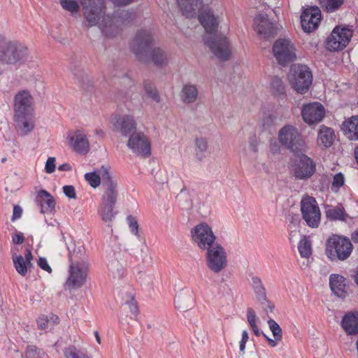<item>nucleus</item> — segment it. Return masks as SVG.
Returning <instances> with one entry per match:
<instances>
[{
    "label": "nucleus",
    "mask_w": 358,
    "mask_h": 358,
    "mask_svg": "<svg viewBox=\"0 0 358 358\" xmlns=\"http://www.w3.org/2000/svg\"><path fill=\"white\" fill-rule=\"evenodd\" d=\"M101 174L105 191L98 209V214L101 220L110 226L117 214V212L114 210L117 195V183L113 180L106 168H102Z\"/></svg>",
    "instance_id": "nucleus-5"
},
{
    "label": "nucleus",
    "mask_w": 358,
    "mask_h": 358,
    "mask_svg": "<svg viewBox=\"0 0 358 358\" xmlns=\"http://www.w3.org/2000/svg\"><path fill=\"white\" fill-rule=\"evenodd\" d=\"M326 215L330 220L341 221H345L348 216L344 208L341 205L328 208L326 210Z\"/></svg>",
    "instance_id": "nucleus-34"
},
{
    "label": "nucleus",
    "mask_w": 358,
    "mask_h": 358,
    "mask_svg": "<svg viewBox=\"0 0 358 358\" xmlns=\"http://www.w3.org/2000/svg\"><path fill=\"white\" fill-rule=\"evenodd\" d=\"M22 208L18 206H15L13 208V220L20 218L22 215Z\"/></svg>",
    "instance_id": "nucleus-55"
},
{
    "label": "nucleus",
    "mask_w": 358,
    "mask_h": 358,
    "mask_svg": "<svg viewBox=\"0 0 358 358\" xmlns=\"http://www.w3.org/2000/svg\"><path fill=\"white\" fill-rule=\"evenodd\" d=\"M24 257L27 264H30L31 260L32 259V254L30 250L27 249L24 252Z\"/></svg>",
    "instance_id": "nucleus-61"
},
{
    "label": "nucleus",
    "mask_w": 358,
    "mask_h": 358,
    "mask_svg": "<svg viewBox=\"0 0 358 358\" xmlns=\"http://www.w3.org/2000/svg\"><path fill=\"white\" fill-rule=\"evenodd\" d=\"M263 336L266 339L268 345L273 348L275 347L277 345V343L279 341H276L275 338L273 340V339L268 337L266 334H263Z\"/></svg>",
    "instance_id": "nucleus-59"
},
{
    "label": "nucleus",
    "mask_w": 358,
    "mask_h": 358,
    "mask_svg": "<svg viewBox=\"0 0 358 358\" xmlns=\"http://www.w3.org/2000/svg\"><path fill=\"white\" fill-rule=\"evenodd\" d=\"M268 327L276 341H281L282 338V331L280 325L273 319L268 320Z\"/></svg>",
    "instance_id": "nucleus-41"
},
{
    "label": "nucleus",
    "mask_w": 358,
    "mask_h": 358,
    "mask_svg": "<svg viewBox=\"0 0 358 358\" xmlns=\"http://www.w3.org/2000/svg\"><path fill=\"white\" fill-rule=\"evenodd\" d=\"M110 271L114 275V278H121L124 275V266L117 261L113 262L110 265L109 268Z\"/></svg>",
    "instance_id": "nucleus-43"
},
{
    "label": "nucleus",
    "mask_w": 358,
    "mask_h": 358,
    "mask_svg": "<svg viewBox=\"0 0 358 358\" xmlns=\"http://www.w3.org/2000/svg\"><path fill=\"white\" fill-rule=\"evenodd\" d=\"M58 169L61 171H68L71 170V166L69 164L65 163V164H61L58 167Z\"/></svg>",
    "instance_id": "nucleus-60"
},
{
    "label": "nucleus",
    "mask_w": 358,
    "mask_h": 358,
    "mask_svg": "<svg viewBox=\"0 0 358 358\" xmlns=\"http://www.w3.org/2000/svg\"><path fill=\"white\" fill-rule=\"evenodd\" d=\"M127 146L136 155L144 157L150 155V143L143 132H134L131 134Z\"/></svg>",
    "instance_id": "nucleus-15"
},
{
    "label": "nucleus",
    "mask_w": 358,
    "mask_h": 358,
    "mask_svg": "<svg viewBox=\"0 0 358 358\" xmlns=\"http://www.w3.org/2000/svg\"><path fill=\"white\" fill-rule=\"evenodd\" d=\"M126 305L128 306L130 312L134 315H136L138 313V308L136 304V302L134 301V299L132 297L130 301H128L126 303Z\"/></svg>",
    "instance_id": "nucleus-54"
},
{
    "label": "nucleus",
    "mask_w": 358,
    "mask_h": 358,
    "mask_svg": "<svg viewBox=\"0 0 358 358\" xmlns=\"http://www.w3.org/2000/svg\"><path fill=\"white\" fill-rule=\"evenodd\" d=\"M251 280V285L257 300L261 302L262 305L265 306L264 307L265 310L267 311L269 310L271 312H272L274 306L267 300L266 289L263 285L262 280L259 277L254 275L252 277Z\"/></svg>",
    "instance_id": "nucleus-23"
},
{
    "label": "nucleus",
    "mask_w": 358,
    "mask_h": 358,
    "mask_svg": "<svg viewBox=\"0 0 358 358\" xmlns=\"http://www.w3.org/2000/svg\"><path fill=\"white\" fill-rule=\"evenodd\" d=\"M64 194L70 199H76L75 188L72 185H65L63 187Z\"/></svg>",
    "instance_id": "nucleus-52"
},
{
    "label": "nucleus",
    "mask_w": 358,
    "mask_h": 358,
    "mask_svg": "<svg viewBox=\"0 0 358 358\" xmlns=\"http://www.w3.org/2000/svg\"><path fill=\"white\" fill-rule=\"evenodd\" d=\"M25 358H41L34 345H28L25 351Z\"/></svg>",
    "instance_id": "nucleus-47"
},
{
    "label": "nucleus",
    "mask_w": 358,
    "mask_h": 358,
    "mask_svg": "<svg viewBox=\"0 0 358 358\" xmlns=\"http://www.w3.org/2000/svg\"><path fill=\"white\" fill-rule=\"evenodd\" d=\"M180 96L182 102L185 104L194 103L199 96L197 86L189 83L185 84L182 87Z\"/></svg>",
    "instance_id": "nucleus-29"
},
{
    "label": "nucleus",
    "mask_w": 358,
    "mask_h": 358,
    "mask_svg": "<svg viewBox=\"0 0 358 358\" xmlns=\"http://www.w3.org/2000/svg\"><path fill=\"white\" fill-rule=\"evenodd\" d=\"M341 325L347 335L358 334V312L345 313L342 318Z\"/></svg>",
    "instance_id": "nucleus-26"
},
{
    "label": "nucleus",
    "mask_w": 358,
    "mask_h": 358,
    "mask_svg": "<svg viewBox=\"0 0 358 358\" xmlns=\"http://www.w3.org/2000/svg\"><path fill=\"white\" fill-rule=\"evenodd\" d=\"M320 7L327 13L336 11L344 3V0H318Z\"/></svg>",
    "instance_id": "nucleus-36"
},
{
    "label": "nucleus",
    "mask_w": 358,
    "mask_h": 358,
    "mask_svg": "<svg viewBox=\"0 0 358 358\" xmlns=\"http://www.w3.org/2000/svg\"><path fill=\"white\" fill-rule=\"evenodd\" d=\"M103 167L106 168L109 172V168L108 166H102L99 171V174L96 172L87 173L85 174V179L93 188H96L100 185L101 180H102L101 171Z\"/></svg>",
    "instance_id": "nucleus-37"
},
{
    "label": "nucleus",
    "mask_w": 358,
    "mask_h": 358,
    "mask_svg": "<svg viewBox=\"0 0 358 358\" xmlns=\"http://www.w3.org/2000/svg\"><path fill=\"white\" fill-rule=\"evenodd\" d=\"M15 114L24 113H34L32 108V98L27 91H20L15 96L14 100Z\"/></svg>",
    "instance_id": "nucleus-22"
},
{
    "label": "nucleus",
    "mask_w": 358,
    "mask_h": 358,
    "mask_svg": "<svg viewBox=\"0 0 358 358\" xmlns=\"http://www.w3.org/2000/svg\"><path fill=\"white\" fill-rule=\"evenodd\" d=\"M352 248V244L349 238L334 235L327 240L326 255L331 261H343L350 257Z\"/></svg>",
    "instance_id": "nucleus-8"
},
{
    "label": "nucleus",
    "mask_w": 358,
    "mask_h": 358,
    "mask_svg": "<svg viewBox=\"0 0 358 358\" xmlns=\"http://www.w3.org/2000/svg\"><path fill=\"white\" fill-rule=\"evenodd\" d=\"M127 222L130 229V231L136 236H138V224L137 220L132 217L129 215L127 217Z\"/></svg>",
    "instance_id": "nucleus-45"
},
{
    "label": "nucleus",
    "mask_w": 358,
    "mask_h": 358,
    "mask_svg": "<svg viewBox=\"0 0 358 358\" xmlns=\"http://www.w3.org/2000/svg\"><path fill=\"white\" fill-rule=\"evenodd\" d=\"M31 58L28 48L18 41L0 35V64L20 66Z\"/></svg>",
    "instance_id": "nucleus-6"
},
{
    "label": "nucleus",
    "mask_w": 358,
    "mask_h": 358,
    "mask_svg": "<svg viewBox=\"0 0 358 358\" xmlns=\"http://www.w3.org/2000/svg\"><path fill=\"white\" fill-rule=\"evenodd\" d=\"M301 211L303 219L311 228L319 227L321 220V213L315 198L306 196L301 201Z\"/></svg>",
    "instance_id": "nucleus-10"
},
{
    "label": "nucleus",
    "mask_w": 358,
    "mask_h": 358,
    "mask_svg": "<svg viewBox=\"0 0 358 358\" xmlns=\"http://www.w3.org/2000/svg\"><path fill=\"white\" fill-rule=\"evenodd\" d=\"M247 319L251 327H256L257 317L255 310L251 308H248L247 310Z\"/></svg>",
    "instance_id": "nucleus-46"
},
{
    "label": "nucleus",
    "mask_w": 358,
    "mask_h": 358,
    "mask_svg": "<svg viewBox=\"0 0 358 358\" xmlns=\"http://www.w3.org/2000/svg\"><path fill=\"white\" fill-rule=\"evenodd\" d=\"M250 145L251 150L253 152H255L257 151V142L256 136H253L252 138H250Z\"/></svg>",
    "instance_id": "nucleus-58"
},
{
    "label": "nucleus",
    "mask_w": 358,
    "mask_h": 358,
    "mask_svg": "<svg viewBox=\"0 0 358 358\" xmlns=\"http://www.w3.org/2000/svg\"><path fill=\"white\" fill-rule=\"evenodd\" d=\"M272 50L275 59L282 66H285L296 59V48L289 39H278L274 43Z\"/></svg>",
    "instance_id": "nucleus-11"
},
{
    "label": "nucleus",
    "mask_w": 358,
    "mask_h": 358,
    "mask_svg": "<svg viewBox=\"0 0 358 358\" xmlns=\"http://www.w3.org/2000/svg\"><path fill=\"white\" fill-rule=\"evenodd\" d=\"M113 124L115 129L120 131L124 136H131L136 132V122L133 115L116 116L113 120Z\"/></svg>",
    "instance_id": "nucleus-19"
},
{
    "label": "nucleus",
    "mask_w": 358,
    "mask_h": 358,
    "mask_svg": "<svg viewBox=\"0 0 358 358\" xmlns=\"http://www.w3.org/2000/svg\"><path fill=\"white\" fill-rule=\"evenodd\" d=\"M208 150V143L204 137H196L194 140V157L199 161L203 162Z\"/></svg>",
    "instance_id": "nucleus-32"
},
{
    "label": "nucleus",
    "mask_w": 358,
    "mask_h": 358,
    "mask_svg": "<svg viewBox=\"0 0 358 358\" xmlns=\"http://www.w3.org/2000/svg\"><path fill=\"white\" fill-rule=\"evenodd\" d=\"M352 36V31L345 27H336L327 40V48L330 51L344 49Z\"/></svg>",
    "instance_id": "nucleus-13"
},
{
    "label": "nucleus",
    "mask_w": 358,
    "mask_h": 358,
    "mask_svg": "<svg viewBox=\"0 0 358 358\" xmlns=\"http://www.w3.org/2000/svg\"><path fill=\"white\" fill-rule=\"evenodd\" d=\"M153 37L149 30L138 31L134 38L131 48L137 59L141 62L152 61L158 66L168 64L166 53L159 48H152Z\"/></svg>",
    "instance_id": "nucleus-3"
},
{
    "label": "nucleus",
    "mask_w": 358,
    "mask_h": 358,
    "mask_svg": "<svg viewBox=\"0 0 358 358\" xmlns=\"http://www.w3.org/2000/svg\"><path fill=\"white\" fill-rule=\"evenodd\" d=\"M64 355L66 358H89L85 354L78 352L74 347L66 349Z\"/></svg>",
    "instance_id": "nucleus-44"
},
{
    "label": "nucleus",
    "mask_w": 358,
    "mask_h": 358,
    "mask_svg": "<svg viewBox=\"0 0 358 358\" xmlns=\"http://www.w3.org/2000/svg\"><path fill=\"white\" fill-rule=\"evenodd\" d=\"M298 250L301 257L308 258L312 253L311 243L303 237L299 243Z\"/></svg>",
    "instance_id": "nucleus-38"
},
{
    "label": "nucleus",
    "mask_w": 358,
    "mask_h": 358,
    "mask_svg": "<svg viewBox=\"0 0 358 358\" xmlns=\"http://www.w3.org/2000/svg\"><path fill=\"white\" fill-rule=\"evenodd\" d=\"M192 241L201 250H206L214 245L216 236L212 230V228L206 222H201L191 230Z\"/></svg>",
    "instance_id": "nucleus-12"
},
{
    "label": "nucleus",
    "mask_w": 358,
    "mask_h": 358,
    "mask_svg": "<svg viewBox=\"0 0 358 358\" xmlns=\"http://www.w3.org/2000/svg\"><path fill=\"white\" fill-rule=\"evenodd\" d=\"M45 172L48 173H52L55 171V158L53 157H48L45 166Z\"/></svg>",
    "instance_id": "nucleus-49"
},
{
    "label": "nucleus",
    "mask_w": 358,
    "mask_h": 358,
    "mask_svg": "<svg viewBox=\"0 0 358 358\" xmlns=\"http://www.w3.org/2000/svg\"><path fill=\"white\" fill-rule=\"evenodd\" d=\"M144 89L146 94L150 97L155 102L159 103L160 101V96L158 91L154 84L148 80L144 83Z\"/></svg>",
    "instance_id": "nucleus-39"
},
{
    "label": "nucleus",
    "mask_w": 358,
    "mask_h": 358,
    "mask_svg": "<svg viewBox=\"0 0 358 358\" xmlns=\"http://www.w3.org/2000/svg\"><path fill=\"white\" fill-rule=\"evenodd\" d=\"M80 2L88 26L97 25L108 36H115L120 25L134 18L132 13L122 9L116 10L113 16L105 15V0H80Z\"/></svg>",
    "instance_id": "nucleus-1"
},
{
    "label": "nucleus",
    "mask_w": 358,
    "mask_h": 358,
    "mask_svg": "<svg viewBox=\"0 0 358 358\" xmlns=\"http://www.w3.org/2000/svg\"><path fill=\"white\" fill-rule=\"evenodd\" d=\"M321 10L317 6L306 8L301 15V23L305 32L310 33L315 31L321 21Z\"/></svg>",
    "instance_id": "nucleus-17"
},
{
    "label": "nucleus",
    "mask_w": 358,
    "mask_h": 358,
    "mask_svg": "<svg viewBox=\"0 0 358 358\" xmlns=\"http://www.w3.org/2000/svg\"><path fill=\"white\" fill-rule=\"evenodd\" d=\"M177 2L183 15L187 17H192L201 5L202 0H177Z\"/></svg>",
    "instance_id": "nucleus-30"
},
{
    "label": "nucleus",
    "mask_w": 358,
    "mask_h": 358,
    "mask_svg": "<svg viewBox=\"0 0 358 358\" xmlns=\"http://www.w3.org/2000/svg\"><path fill=\"white\" fill-rule=\"evenodd\" d=\"M271 89L272 93L278 97H283L285 96V86L282 79L278 76L271 78Z\"/></svg>",
    "instance_id": "nucleus-35"
},
{
    "label": "nucleus",
    "mask_w": 358,
    "mask_h": 358,
    "mask_svg": "<svg viewBox=\"0 0 358 358\" xmlns=\"http://www.w3.org/2000/svg\"><path fill=\"white\" fill-rule=\"evenodd\" d=\"M301 115L304 122L311 125L317 124L323 120L325 110L320 103H310L303 106Z\"/></svg>",
    "instance_id": "nucleus-18"
},
{
    "label": "nucleus",
    "mask_w": 358,
    "mask_h": 358,
    "mask_svg": "<svg viewBox=\"0 0 358 358\" xmlns=\"http://www.w3.org/2000/svg\"><path fill=\"white\" fill-rule=\"evenodd\" d=\"M185 297L182 296H178L176 297L174 303L175 306L178 309L187 310L189 306L185 303Z\"/></svg>",
    "instance_id": "nucleus-48"
},
{
    "label": "nucleus",
    "mask_w": 358,
    "mask_h": 358,
    "mask_svg": "<svg viewBox=\"0 0 358 358\" xmlns=\"http://www.w3.org/2000/svg\"><path fill=\"white\" fill-rule=\"evenodd\" d=\"M288 80L295 91L303 94L309 90L313 82V76L307 66L294 64L290 69Z\"/></svg>",
    "instance_id": "nucleus-9"
},
{
    "label": "nucleus",
    "mask_w": 358,
    "mask_h": 358,
    "mask_svg": "<svg viewBox=\"0 0 358 358\" xmlns=\"http://www.w3.org/2000/svg\"><path fill=\"white\" fill-rule=\"evenodd\" d=\"M134 1L135 0H112V1L116 6H126L134 2Z\"/></svg>",
    "instance_id": "nucleus-57"
},
{
    "label": "nucleus",
    "mask_w": 358,
    "mask_h": 358,
    "mask_svg": "<svg viewBox=\"0 0 358 358\" xmlns=\"http://www.w3.org/2000/svg\"><path fill=\"white\" fill-rule=\"evenodd\" d=\"M59 322V317L54 314H51L49 316L41 315L37 319L38 327L45 331H50Z\"/></svg>",
    "instance_id": "nucleus-33"
},
{
    "label": "nucleus",
    "mask_w": 358,
    "mask_h": 358,
    "mask_svg": "<svg viewBox=\"0 0 358 358\" xmlns=\"http://www.w3.org/2000/svg\"><path fill=\"white\" fill-rule=\"evenodd\" d=\"M60 5L64 10L70 12L72 15L77 13L80 8L76 0H60Z\"/></svg>",
    "instance_id": "nucleus-40"
},
{
    "label": "nucleus",
    "mask_w": 358,
    "mask_h": 358,
    "mask_svg": "<svg viewBox=\"0 0 358 358\" xmlns=\"http://www.w3.org/2000/svg\"><path fill=\"white\" fill-rule=\"evenodd\" d=\"M70 143L73 149L80 154H86L89 151V141L86 135L80 130L76 131L74 136L70 138Z\"/></svg>",
    "instance_id": "nucleus-27"
},
{
    "label": "nucleus",
    "mask_w": 358,
    "mask_h": 358,
    "mask_svg": "<svg viewBox=\"0 0 358 358\" xmlns=\"http://www.w3.org/2000/svg\"><path fill=\"white\" fill-rule=\"evenodd\" d=\"M38 265L41 268L48 272L49 273L52 272V268L49 266L48 261L45 258L40 257L38 261Z\"/></svg>",
    "instance_id": "nucleus-53"
},
{
    "label": "nucleus",
    "mask_w": 358,
    "mask_h": 358,
    "mask_svg": "<svg viewBox=\"0 0 358 358\" xmlns=\"http://www.w3.org/2000/svg\"><path fill=\"white\" fill-rule=\"evenodd\" d=\"M24 236L22 234H16L13 236V241L17 244H21L24 242Z\"/></svg>",
    "instance_id": "nucleus-56"
},
{
    "label": "nucleus",
    "mask_w": 358,
    "mask_h": 358,
    "mask_svg": "<svg viewBox=\"0 0 358 358\" xmlns=\"http://www.w3.org/2000/svg\"><path fill=\"white\" fill-rule=\"evenodd\" d=\"M334 138L335 134L334 130L331 128L322 126L318 132L317 144L320 146L327 148L333 144Z\"/></svg>",
    "instance_id": "nucleus-31"
},
{
    "label": "nucleus",
    "mask_w": 358,
    "mask_h": 358,
    "mask_svg": "<svg viewBox=\"0 0 358 358\" xmlns=\"http://www.w3.org/2000/svg\"><path fill=\"white\" fill-rule=\"evenodd\" d=\"M344 134L351 141H358V116H352L342 124Z\"/></svg>",
    "instance_id": "nucleus-28"
},
{
    "label": "nucleus",
    "mask_w": 358,
    "mask_h": 358,
    "mask_svg": "<svg viewBox=\"0 0 358 358\" xmlns=\"http://www.w3.org/2000/svg\"><path fill=\"white\" fill-rule=\"evenodd\" d=\"M344 184V176L342 173H339L334 176L332 186L337 188L341 187Z\"/></svg>",
    "instance_id": "nucleus-50"
},
{
    "label": "nucleus",
    "mask_w": 358,
    "mask_h": 358,
    "mask_svg": "<svg viewBox=\"0 0 358 358\" xmlns=\"http://www.w3.org/2000/svg\"><path fill=\"white\" fill-rule=\"evenodd\" d=\"M249 336L247 331L244 330L242 332V338L239 343L240 351L245 354L246 343L248 341Z\"/></svg>",
    "instance_id": "nucleus-51"
},
{
    "label": "nucleus",
    "mask_w": 358,
    "mask_h": 358,
    "mask_svg": "<svg viewBox=\"0 0 358 358\" xmlns=\"http://www.w3.org/2000/svg\"><path fill=\"white\" fill-rule=\"evenodd\" d=\"M351 238L354 243H358V229L352 234Z\"/></svg>",
    "instance_id": "nucleus-62"
},
{
    "label": "nucleus",
    "mask_w": 358,
    "mask_h": 358,
    "mask_svg": "<svg viewBox=\"0 0 358 358\" xmlns=\"http://www.w3.org/2000/svg\"><path fill=\"white\" fill-rule=\"evenodd\" d=\"M255 30L258 34L265 37H273L276 34L275 25L270 22L266 14H259L255 18Z\"/></svg>",
    "instance_id": "nucleus-21"
},
{
    "label": "nucleus",
    "mask_w": 358,
    "mask_h": 358,
    "mask_svg": "<svg viewBox=\"0 0 358 358\" xmlns=\"http://www.w3.org/2000/svg\"><path fill=\"white\" fill-rule=\"evenodd\" d=\"M14 122L17 132L22 136L27 135L35 127L34 113L15 114Z\"/></svg>",
    "instance_id": "nucleus-20"
},
{
    "label": "nucleus",
    "mask_w": 358,
    "mask_h": 358,
    "mask_svg": "<svg viewBox=\"0 0 358 358\" xmlns=\"http://www.w3.org/2000/svg\"><path fill=\"white\" fill-rule=\"evenodd\" d=\"M354 280H355V283L358 286V271L355 273V276H354Z\"/></svg>",
    "instance_id": "nucleus-64"
},
{
    "label": "nucleus",
    "mask_w": 358,
    "mask_h": 358,
    "mask_svg": "<svg viewBox=\"0 0 358 358\" xmlns=\"http://www.w3.org/2000/svg\"><path fill=\"white\" fill-rule=\"evenodd\" d=\"M36 202L43 214L51 213L55 210V201L53 196L46 190L41 189L38 192Z\"/></svg>",
    "instance_id": "nucleus-25"
},
{
    "label": "nucleus",
    "mask_w": 358,
    "mask_h": 358,
    "mask_svg": "<svg viewBox=\"0 0 358 358\" xmlns=\"http://www.w3.org/2000/svg\"><path fill=\"white\" fill-rule=\"evenodd\" d=\"M254 334L257 336H259L261 334H264L263 332H261L260 330L259 329L257 325L256 326V327H251Z\"/></svg>",
    "instance_id": "nucleus-63"
},
{
    "label": "nucleus",
    "mask_w": 358,
    "mask_h": 358,
    "mask_svg": "<svg viewBox=\"0 0 358 358\" xmlns=\"http://www.w3.org/2000/svg\"><path fill=\"white\" fill-rule=\"evenodd\" d=\"M279 143L295 155L305 152L307 146L299 129L292 124H285L278 131Z\"/></svg>",
    "instance_id": "nucleus-7"
},
{
    "label": "nucleus",
    "mask_w": 358,
    "mask_h": 358,
    "mask_svg": "<svg viewBox=\"0 0 358 358\" xmlns=\"http://www.w3.org/2000/svg\"><path fill=\"white\" fill-rule=\"evenodd\" d=\"M13 264L16 271L22 275H25L27 272V268L22 256L19 255L13 257Z\"/></svg>",
    "instance_id": "nucleus-42"
},
{
    "label": "nucleus",
    "mask_w": 358,
    "mask_h": 358,
    "mask_svg": "<svg viewBox=\"0 0 358 358\" xmlns=\"http://www.w3.org/2000/svg\"><path fill=\"white\" fill-rule=\"evenodd\" d=\"M69 250V276L65 286L69 289H78L84 285L86 282L88 263L85 254V249L83 245H80L71 250V246L66 243Z\"/></svg>",
    "instance_id": "nucleus-4"
},
{
    "label": "nucleus",
    "mask_w": 358,
    "mask_h": 358,
    "mask_svg": "<svg viewBox=\"0 0 358 358\" xmlns=\"http://www.w3.org/2000/svg\"><path fill=\"white\" fill-rule=\"evenodd\" d=\"M199 20L206 30L205 44L214 55L221 61H227L231 55V49L226 36L217 32L218 21L210 10H205L199 15Z\"/></svg>",
    "instance_id": "nucleus-2"
},
{
    "label": "nucleus",
    "mask_w": 358,
    "mask_h": 358,
    "mask_svg": "<svg viewBox=\"0 0 358 358\" xmlns=\"http://www.w3.org/2000/svg\"><path fill=\"white\" fill-rule=\"evenodd\" d=\"M329 287L332 292L338 297L344 299L348 294L347 279L339 274H331Z\"/></svg>",
    "instance_id": "nucleus-24"
},
{
    "label": "nucleus",
    "mask_w": 358,
    "mask_h": 358,
    "mask_svg": "<svg viewBox=\"0 0 358 358\" xmlns=\"http://www.w3.org/2000/svg\"><path fill=\"white\" fill-rule=\"evenodd\" d=\"M206 264L214 273H219L227 264V253L224 248L218 243L206 249Z\"/></svg>",
    "instance_id": "nucleus-14"
},
{
    "label": "nucleus",
    "mask_w": 358,
    "mask_h": 358,
    "mask_svg": "<svg viewBox=\"0 0 358 358\" xmlns=\"http://www.w3.org/2000/svg\"><path fill=\"white\" fill-rule=\"evenodd\" d=\"M293 176L298 180H307L315 172V164L307 155H302L292 169Z\"/></svg>",
    "instance_id": "nucleus-16"
}]
</instances>
